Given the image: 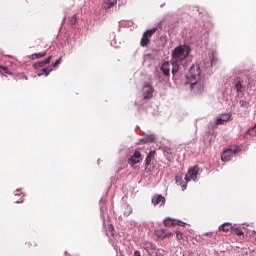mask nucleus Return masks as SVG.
<instances>
[{
    "label": "nucleus",
    "instance_id": "f257e3e1",
    "mask_svg": "<svg viewBox=\"0 0 256 256\" xmlns=\"http://www.w3.org/2000/svg\"><path fill=\"white\" fill-rule=\"evenodd\" d=\"M189 46L180 45L177 46L172 52V58L174 63H183L187 57H189Z\"/></svg>",
    "mask_w": 256,
    "mask_h": 256
},
{
    "label": "nucleus",
    "instance_id": "f03ea898",
    "mask_svg": "<svg viewBox=\"0 0 256 256\" xmlns=\"http://www.w3.org/2000/svg\"><path fill=\"white\" fill-rule=\"evenodd\" d=\"M187 79H189L190 82L201 79V67L199 64H194L190 67L187 74Z\"/></svg>",
    "mask_w": 256,
    "mask_h": 256
},
{
    "label": "nucleus",
    "instance_id": "7ed1b4c3",
    "mask_svg": "<svg viewBox=\"0 0 256 256\" xmlns=\"http://www.w3.org/2000/svg\"><path fill=\"white\" fill-rule=\"evenodd\" d=\"M197 175H199V166H194L192 168H189L188 175L185 176L186 183H189V181H197Z\"/></svg>",
    "mask_w": 256,
    "mask_h": 256
},
{
    "label": "nucleus",
    "instance_id": "20e7f679",
    "mask_svg": "<svg viewBox=\"0 0 256 256\" xmlns=\"http://www.w3.org/2000/svg\"><path fill=\"white\" fill-rule=\"evenodd\" d=\"M156 32L157 29H151L144 32L143 37L140 41L141 47H147V45H149V39H151V37H153L154 33Z\"/></svg>",
    "mask_w": 256,
    "mask_h": 256
},
{
    "label": "nucleus",
    "instance_id": "39448f33",
    "mask_svg": "<svg viewBox=\"0 0 256 256\" xmlns=\"http://www.w3.org/2000/svg\"><path fill=\"white\" fill-rule=\"evenodd\" d=\"M236 153H238L237 149H227L222 153L221 160L224 163H227V161H231V158L233 157V155H236Z\"/></svg>",
    "mask_w": 256,
    "mask_h": 256
},
{
    "label": "nucleus",
    "instance_id": "423d86ee",
    "mask_svg": "<svg viewBox=\"0 0 256 256\" xmlns=\"http://www.w3.org/2000/svg\"><path fill=\"white\" fill-rule=\"evenodd\" d=\"M153 91H155V89L153 88V86H151V84H145L143 87V98L145 100L151 99L153 97Z\"/></svg>",
    "mask_w": 256,
    "mask_h": 256
},
{
    "label": "nucleus",
    "instance_id": "0eeeda50",
    "mask_svg": "<svg viewBox=\"0 0 256 256\" xmlns=\"http://www.w3.org/2000/svg\"><path fill=\"white\" fill-rule=\"evenodd\" d=\"M141 152L135 151L133 155L128 159V164L133 167V165H137V163H141L142 160Z\"/></svg>",
    "mask_w": 256,
    "mask_h": 256
},
{
    "label": "nucleus",
    "instance_id": "6e6552de",
    "mask_svg": "<svg viewBox=\"0 0 256 256\" xmlns=\"http://www.w3.org/2000/svg\"><path fill=\"white\" fill-rule=\"evenodd\" d=\"M190 87L192 91H202L203 89V81L201 78L190 81Z\"/></svg>",
    "mask_w": 256,
    "mask_h": 256
},
{
    "label": "nucleus",
    "instance_id": "1a4fd4ad",
    "mask_svg": "<svg viewBox=\"0 0 256 256\" xmlns=\"http://www.w3.org/2000/svg\"><path fill=\"white\" fill-rule=\"evenodd\" d=\"M155 234L159 239H167V237H171L173 234L167 229H158L155 231Z\"/></svg>",
    "mask_w": 256,
    "mask_h": 256
},
{
    "label": "nucleus",
    "instance_id": "9d476101",
    "mask_svg": "<svg viewBox=\"0 0 256 256\" xmlns=\"http://www.w3.org/2000/svg\"><path fill=\"white\" fill-rule=\"evenodd\" d=\"M161 71L164 75V77H171V63H169L168 61L167 62H164L162 65H161Z\"/></svg>",
    "mask_w": 256,
    "mask_h": 256
},
{
    "label": "nucleus",
    "instance_id": "9b49d317",
    "mask_svg": "<svg viewBox=\"0 0 256 256\" xmlns=\"http://www.w3.org/2000/svg\"><path fill=\"white\" fill-rule=\"evenodd\" d=\"M152 203L154 206L160 205V207H162V205H165V197L156 194L152 197Z\"/></svg>",
    "mask_w": 256,
    "mask_h": 256
},
{
    "label": "nucleus",
    "instance_id": "f8f14e48",
    "mask_svg": "<svg viewBox=\"0 0 256 256\" xmlns=\"http://www.w3.org/2000/svg\"><path fill=\"white\" fill-rule=\"evenodd\" d=\"M155 155H157V152L155 150H152L148 153L146 160H145V168L149 167L151 165V161L155 159Z\"/></svg>",
    "mask_w": 256,
    "mask_h": 256
},
{
    "label": "nucleus",
    "instance_id": "ddd939ff",
    "mask_svg": "<svg viewBox=\"0 0 256 256\" xmlns=\"http://www.w3.org/2000/svg\"><path fill=\"white\" fill-rule=\"evenodd\" d=\"M170 63L172 65V75H177L181 69V62H173V60H170Z\"/></svg>",
    "mask_w": 256,
    "mask_h": 256
},
{
    "label": "nucleus",
    "instance_id": "4468645a",
    "mask_svg": "<svg viewBox=\"0 0 256 256\" xmlns=\"http://www.w3.org/2000/svg\"><path fill=\"white\" fill-rule=\"evenodd\" d=\"M233 230V225L231 223H224L221 226H219L218 231H223L224 233H229Z\"/></svg>",
    "mask_w": 256,
    "mask_h": 256
},
{
    "label": "nucleus",
    "instance_id": "2eb2a0df",
    "mask_svg": "<svg viewBox=\"0 0 256 256\" xmlns=\"http://www.w3.org/2000/svg\"><path fill=\"white\" fill-rule=\"evenodd\" d=\"M51 63V56L46 58L43 61L37 62L34 64V69H39V67H45V65H49Z\"/></svg>",
    "mask_w": 256,
    "mask_h": 256
},
{
    "label": "nucleus",
    "instance_id": "dca6fc26",
    "mask_svg": "<svg viewBox=\"0 0 256 256\" xmlns=\"http://www.w3.org/2000/svg\"><path fill=\"white\" fill-rule=\"evenodd\" d=\"M165 227H175V225H179V221L172 219V218H166L164 220Z\"/></svg>",
    "mask_w": 256,
    "mask_h": 256
},
{
    "label": "nucleus",
    "instance_id": "f3484780",
    "mask_svg": "<svg viewBox=\"0 0 256 256\" xmlns=\"http://www.w3.org/2000/svg\"><path fill=\"white\" fill-rule=\"evenodd\" d=\"M117 5V0H105L104 1V8L111 9V7H115Z\"/></svg>",
    "mask_w": 256,
    "mask_h": 256
},
{
    "label": "nucleus",
    "instance_id": "a211bd4d",
    "mask_svg": "<svg viewBox=\"0 0 256 256\" xmlns=\"http://www.w3.org/2000/svg\"><path fill=\"white\" fill-rule=\"evenodd\" d=\"M140 141L142 143H153V141H155V134L147 135L143 139H141Z\"/></svg>",
    "mask_w": 256,
    "mask_h": 256
},
{
    "label": "nucleus",
    "instance_id": "6ab92c4d",
    "mask_svg": "<svg viewBox=\"0 0 256 256\" xmlns=\"http://www.w3.org/2000/svg\"><path fill=\"white\" fill-rule=\"evenodd\" d=\"M51 71H53V68H51V67L43 68L38 73V76L41 77V75H45L47 77V76H49V73H51Z\"/></svg>",
    "mask_w": 256,
    "mask_h": 256
},
{
    "label": "nucleus",
    "instance_id": "aec40b11",
    "mask_svg": "<svg viewBox=\"0 0 256 256\" xmlns=\"http://www.w3.org/2000/svg\"><path fill=\"white\" fill-rule=\"evenodd\" d=\"M223 122L227 123L228 121H231L233 119V115L231 113L227 114H221L220 115Z\"/></svg>",
    "mask_w": 256,
    "mask_h": 256
},
{
    "label": "nucleus",
    "instance_id": "412c9836",
    "mask_svg": "<svg viewBox=\"0 0 256 256\" xmlns=\"http://www.w3.org/2000/svg\"><path fill=\"white\" fill-rule=\"evenodd\" d=\"M182 179H183V177L176 176L175 181H176V185H181L182 191H185V189H187V184L181 183Z\"/></svg>",
    "mask_w": 256,
    "mask_h": 256
},
{
    "label": "nucleus",
    "instance_id": "4be33fe9",
    "mask_svg": "<svg viewBox=\"0 0 256 256\" xmlns=\"http://www.w3.org/2000/svg\"><path fill=\"white\" fill-rule=\"evenodd\" d=\"M47 55V52H40V53H35L31 55V59H41Z\"/></svg>",
    "mask_w": 256,
    "mask_h": 256
},
{
    "label": "nucleus",
    "instance_id": "5701e85b",
    "mask_svg": "<svg viewBox=\"0 0 256 256\" xmlns=\"http://www.w3.org/2000/svg\"><path fill=\"white\" fill-rule=\"evenodd\" d=\"M234 89L237 91V93H243V84L241 81L235 83Z\"/></svg>",
    "mask_w": 256,
    "mask_h": 256
},
{
    "label": "nucleus",
    "instance_id": "b1692460",
    "mask_svg": "<svg viewBox=\"0 0 256 256\" xmlns=\"http://www.w3.org/2000/svg\"><path fill=\"white\" fill-rule=\"evenodd\" d=\"M231 233L232 235H237L238 237H241L242 235H244L243 231L238 228H232Z\"/></svg>",
    "mask_w": 256,
    "mask_h": 256
},
{
    "label": "nucleus",
    "instance_id": "393cba45",
    "mask_svg": "<svg viewBox=\"0 0 256 256\" xmlns=\"http://www.w3.org/2000/svg\"><path fill=\"white\" fill-rule=\"evenodd\" d=\"M131 213H133V208L127 205L124 210V217H129Z\"/></svg>",
    "mask_w": 256,
    "mask_h": 256
},
{
    "label": "nucleus",
    "instance_id": "a878e982",
    "mask_svg": "<svg viewBox=\"0 0 256 256\" xmlns=\"http://www.w3.org/2000/svg\"><path fill=\"white\" fill-rule=\"evenodd\" d=\"M246 133H247V135H251L252 137H255V135H256V125L249 128Z\"/></svg>",
    "mask_w": 256,
    "mask_h": 256
},
{
    "label": "nucleus",
    "instance_id": "bb28decb",
    "mask_svg": "<svg viewBox=\"0 0 256 256\" xmlns=\"http://www.w3.org/2000/svg\"><path fill=\"white\" fill-rule=\"evenodd\" d=\"M3 71L7 75H11V72H9V68L7 66H0V72Z\"/></svg>",
    "mask_w": 256,
    "mask_h": 256
},
{
    "label": "nucleus",
    "instance_id": "cd10ccee",
    "mask_svg": "<svg viewBox=\"0 0 256 256\" xmlns=\"http://www.w3.org/2000/svg\"><path fill=\"white\" fill-rule=\"evenodd\" d=\"M70 25H77V16L76 15H73L70 18Z\"/></svg>",
    "mask_w": 256,
    "mask_h": 256
},
{
    "label": "nucleus",
    "instance_id": "c85d7f7f",
    "mask_svg": "<svg viewBox=\"0 0 256 256\" xmlns=\"http://www.w3.org/2000/svg\"><path fill=\"white\" fill-rule=\"evenodd\" d=\"M216 125H225V122L221 116L216 119Z\"/></svg>",
    "mask_w": 256,
    "mask_h": 256
},
{
    "label": "nucleus",
    "instance_id": "c756f323",
    "mask_svg": "<svg viewBox=\"0 0 256 256\" xmlns=\"http://www.w3.org/2000/svg\"><path fill=\"white\" fill-rule=\"evenodd\" d=\"M176 238L178 239V241H181L183 239V233L177 231L176 232Z\"/></svg>",
    "mask_w": 256,
    "mask_h": 256
},
{
    "label": "nucleus",
    "instance_id": "7c9ffc66",
    "mask_svg": "<svg viewBox=\"0 0 256 256\" xmlns=\"http://www.w3.org/2000/svg\"><path fill=\"white\" fill-rule=\"evenodd\" d=\"M61 57L55 61V63L52 64V67H57L58 65H61Z\"/></svg>",
    "mask_w": 256,
    "mask_h": 256
},
{
    "label": "nucleus",
    "instance_id": "2f4dec72",
    "mask_svg": "<svg viewBox=\"0 0 256 256\" xmlns=\"http://www.w3.org/2000/svg\"><path fill=\"white\" fill-rule=\"evenodd\" d=\"M205 236L211 238V237H213V232H207V233H205Z\"/></svg>",
    "mask_w": 256,
    "mask_h": 256
},
{
    "label": "nucleus",
    "instance_id": "473e14b6",
    "mask_svg": "<svg viewBox=\"0 0 256 256\" xmlns=\"http://www.w3.org/2000/svg\"><path fill=\"white\" fill-rule=\"evenodd\" d=\"M134 256H141V252L135 251V252H134Z\"/></svg>",
    "mask_w": 256,
    "mask_h": 256
},
{
    "label": "nucleus",
    "instance_id": "72a5a7b5",
    "mask_svg": "<svg viewBox=\"0 0 256 256\" xmlns=\"http://www.w3.org/2000/svg\"><path fill=\"white\" fill-rule=\"evenodd\" d=\"M16 203H23V199H21V201H16Z\"/></svg>",
    "mask_w": 256,
    "mask_h": 256
},
{
    "label": "nucleus",
    "instance_id": "f704fd0d",
    "mask_svg": "<svg viewBox=\"0 0 256 256\" xmlns=\"http://www.w3.org/2000/svg\"><path fill=\"white\" fill-rule=\"evenodd\" d=\"M213 63H214V60H211V64L213 65Z\"/></svg>",
    "mask_w": 256,
    "mask_h": 256
}]
</instances>
